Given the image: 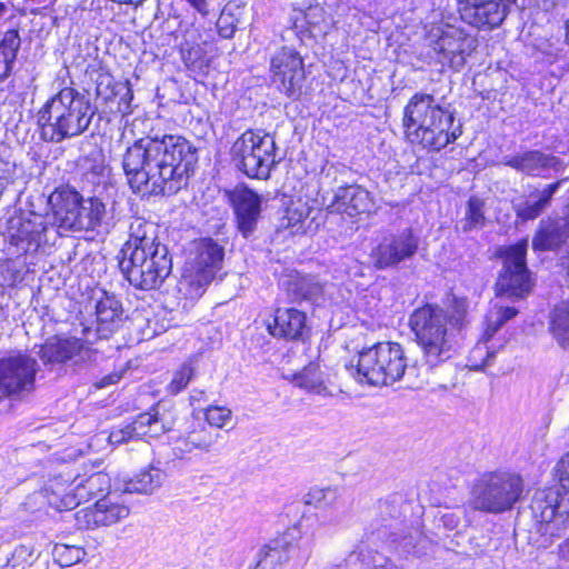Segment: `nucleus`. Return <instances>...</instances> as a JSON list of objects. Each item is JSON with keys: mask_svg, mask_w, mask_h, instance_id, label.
<instances>
[{"mask_svg": "<svg viewBox=\"0 0 569 569\" xmlns=\"http://www.w3.org/2000/svg\"><path fill=\"white\" fill-rule=\"evenodd\" d=\"M469 301L449 295L443 307L426 303L409 318V326L421 351L420 365L408 363L400 343L382 341L362 349L357 362L346 365V370L358 382L369 386H389L407 377L422 378L435 367L448 361L456 353V336L467 325Z\"/></svg>", "mask_w": 569, "mask_h": 569, "instance_id": "f257e3e1", "label": "nucleus"}, {"mask_svg": "<svg viewBox=\"0 0 569 569\" xmlns=\"http://www.w3.org/2000/svg\"><path fill=\"white\" fill-rule=\"evenodd\" d=\"M197 162V149L186 138L150 131L122 154L128 186L141 197L171 196L187 186Z\"/></svg>", "mask_w": 569, "mask_h": 569, "instance_id": "f03ea898", "label": "nucleus"}, {"mask_svg": "<svg viewBox=\"0 0 569 569\" xmlns=\"http://www.w3.org/2000/svg\"><path fill=\"white\" fill-rule=\"evenodd\" d=\"M121 254V271L130 284L142 290L159 288L172 270L171 257L167 246L158 240L157 227L141 218L130 223Z\"/></svg>", "mask_w": 569, "mask_h": 569, "instance_id": "7ed1b4c3", "label": "nucleus"}, {"mask_svg": "<svg viewBox=\"0 0 569 569\" xmlns=\"http://www.w3.org/2000/svg\"><path fill=\"white\" fill-rule=\"evenodd\" d=\"M402 127L411 143L440 151L462 134L455 113L440 106L432 94H413L403 109Z\"/></svg>", "mask_w": 569, "mask_h": 569, "instance_id": "20e7f679", "label": "nucleus"}, {"mask_svg": "<svg viewBox=\"0 0 569 569\" xmlns=\"http://www.w3.org/2000/svg\"><path fill=\"white\" fill-rule=\"evenodd\" d=\"M97 113L90 96L72 87H64L51 97L38 112L41 137L59 143L84 133Z\"/></svg>", "mask_w": 569, "mask_h": 569, "instance_id": "39448f33", "label": "nucleus"}, {"mask_svg": "<svg viewBox=\"0 0 569 569\" xmlns=\"http://www.w3.org/2000/svg\"><path fill=\"white\" fill-rule=\"evenodd\" d=\"M58 230L99 231L109 227L106 203L98 197L83 198L78 191L61 188L50 196Z\"/></svg>", "mask_w": 569, "mask_h": 569, "instance_id": "423d86ee", "label": "nucleus"}, {"mask_svg": "<svg viewBox=\"0 0 569 569\" xmlns=\"http://www.w3.org/2000/svg\"><path fill=\"white\" fill-rule=\"evenodd\" d=\"M523 480L515 472L496 470L480 475L472 483L469 506L487 513L510 510L521 498Z\"/></svg>", "mask_w": 569, "mask_h": 569, "instance_id": "0eeeda50", "label": "nucleus"}, {"mask_svg": "<svg viewBox=\"0 0 569 569\" xmlns=\"http://www.w3.org/2000/svg\"><path fill=\"white\" fill-rule=\"evenodd\" d=\"M274 138L261 131L246 130L231 146V160L251 179L267 180L276 167Z\"/></svg>", "mask_w": 569, "mask_h": 569, "instance_id": "6e6552de", "label": "nucleus"}, {"mask_svg": "<svg viewBox=\"0 0 569 569\" xmlns=\"http://www.w3.org/2000/svg\"><path fill=\"white\" fill-rule=\"evenodd\" d=\"M91 329L86 328V340L68 335L49 337L37 352L44 366L68 365L80 368L94 360L96 350L89 338Z\"/></svg>", "mask_w": 569, "mask_h": 569, "instance_id": "1a4fd4ad", "label": "nucleus"}, {"mask_svg": "<svg viewBox=\"0 0 569 569\" xmlns=\"http://www.w3.org/2000/svg\"><path fill=\"white\" fill-rule=\"evenodd\" d=\"M429 46L439 63L460 71L476 51L478 40L463 29L446 26L431 31Z\"/></svg>", "mask_w": 569, "mask_h": 569, "instance_id": "9d476101", "label": "nucleus"}, {"mask_svg": "<svg viewBox=\"0 0 569 569\" xmlns=\"http://www.w3.org/2000/svg\"><path fill=\"white\" fill-rule=\"evenodd\" d=\"M39 370L37 359L22 351L0 358V390L11 399H22L34 390Z\"/></svg>", "mask_w": 569, "mask_h": 569, "instance_id": "9b49d317", "label": "nucleus"}, {"mask_svg": "<svg viewBox=\"0 0 569 569\" xmlns=\"http://www.w3.org/2000/svg\"><path fill=\"white\" fill-rule=\"evenodd\" d=\"M270 80L289 99L298 100L305 92L306 71L301 54L292 47H281L270 58Z\"/></svg>", "mask_w": 569, "mask_h": 569, "instance_id": "f8f14e48", "label": "nucleus"}, {"mask_svg": "<svg viewBox=\"0 0 569 569\" xmlns=\"http://www.w3.org/2000/svg\"><path fill=\"white\" fill-rule=\"evenodd\" d=\"M527 248V240H522L506 249L503 268L496 283L498 298L519 299L530 292L532 283L526 263Z\"/></svg>", "mask_w": 569, "mask_h": 569, "instance_id": "ddd939ff", "label": "nucleus"}, {"mask_svg": "<svg viewBox=\"0 0 569 569\" xmlns=\"http://www.w3.org/2000/svg\"><path fill=\"white\" fill-rule=\"evenodd\" d=\"M223 249L212 239H203L197 246L194 260L186 268L180 279V290L189 288L188 293L200 296L220 269Z\"/></svg>", "mask_w": 569, "mask_h": 569, "instance_id": "4468645a", "label": "nucleus"}, {"mask_svg": "<svg viewBox=\"0 0 569 569\" xmlns=\"http://www.w3.org/2000/svg\"><path fill=\"white\" fill-rule=\"evenodd\" d=\"M418 246L419 238L408 228L400 233L386 236L372 251L375 266L378 269L396 267L412 258Z\"/></svg>", "mask_w": 569, "mask_h": 569, "instance_id": "2eb2a0df", "label": "nucleus"}, {"mask_svg": "<svg viewBox=\"0 0 569 569\" xmlns=\"http://www.w3.org/2000/svg\"><path fill=\"white\" fill-rule=\"evenodd\" d=\"M461 20L479 30L499 27L508 14V0H458Z\"/></svg>", "mask_w": 569, "mask_h": 569, "instance_id": "dca6fc26", "label": "nucleus"}, {"mask_svg": "<svg viewBox=\"0 0 569 569\" xmlns=\"http://www.w3.org/2000/svg\"><path fill=\"white\" fill-rule=\"evenodd\" d=\"M129 516V508L112 499L111 496L99 499L92 507H86L74 513L79 529H96L111 526Z\"/></svg>", "mask_w": 569, "mask_h": 569, "instance_id": "f3484780", "label": "nucleus"}, {"mask_svg": "<svg viewBox=\"0 0 569 569\" xmlns=\"http://www.w3.org/2000/svg\"><path fill=\"white\" fill-rule=\"evenodd\" d=\"M170 430L158 411H151L138 415L133 421L111 430L109 442L112 445H122L130 440L142 439L144 437L157 438Z\"/></svg>", "mask_w": 569, "mask_h": 569, "instance_id": "a211bd4d", "label": "nucleus"}, {"mask_svg": "<svg viewBox=\"0 0 569 569\" xmlns=\"http://www.w3.org/2000/svg\"><path fill=\"white\" fill-rule=\"evenodd\" d=\"M309 556V548L301 550L299 545L292 542L291 535L284 533L259 550L257 562L251 569H281L293 557L306 561Z\"/></svg>", "mask_w": 569, "mask_h": 569, "instance_id": "6ab92c4d", "label": "nucleus"}, {"mask_svg": "<svg viewBox=\"0 0 569 569\" xmlns=\"http://www.w3.org/2000/svg\"><path fill=\"white\" fill-rule=\"evenodd\" d=\"M230 200L236 216L238 230L244 238L250 237L261 216V197L253 190L242 187L236 188Z\"/></svg>", "mask_w": 569, "mask_h": 569, "instance_id": "aec40b11", "label": "nucleus"}, {"mask_svg": "<svg viewBox=\"0 0 569 569\" xmlns=\"http://www.w3.org/2000/svg\"><path fill=\"white\" fill-rule=\"evenodd\" d=\"M49 224L46 217L36 212L10 221V236L16 246H21L26 251L32 247L38 249L48 241L47 231Z\"/></svg>", "mask_w": 569, "mask_h": 569, "instance_id": "412c9836", "label": "nucleus"}, {"mask_svg": "<svg viewBox=\"0 0 569 569\" xmlns=\"http://www.w3.org/2000/svg\"><path fill=\"white\" fill-rule=\"evenodd\" d=\"M502 163L521 173L533 177L543 176L548 170L558 172L566 167V163L558 157L540 150H528L513 156H506Z\"/></svg>", "mask_w": 569, "mask_h": 569, "instance_id": "4be33fe9", "label": "nucleus"}, {"mask_svg": "<svg viewBox=\"0 0 569 569\" xmlns=\"http://www.w3.org/2000/svg\"><path fill=\"white\" fill-rule=\"evenodd\" d=\"M372 206L370 192L358 184L339 187L331 203L335 211L349 217L367 213Z\"/></svg>", "mask_w": 569, "mask_h": 569, "instance_id": "5701e85b", "label": "nucleus"}, {"mask_svg": "<svg viewBox=\"0 0 569 569\" xmlns=\"http://www.w3.org/2000/svg\"><path fill=\"white\" fill-rule=\"evenodd\" d=\"M198 37L199 30L197 28L193 26L187 27L182 32L180 52L189 71L194 76H206L210 68L211 58L201 44L196 43Z\"/></svg>", "mask_w": 569, "mask_h": 569, "instance_id": "b1692460", "label": "nucleus"}, {"mask_svg": "<svg viewBox=\"0 0 569 569\" xmlns=\"http://www.w3.org/2000/svg\"><path fill=\"white\" fill-rule=\"evenodd\" d=\"M569 238V208L566 206L563 217L547 219L540 222L532 247L535 250H552Z\"/></svg>", "mask_w": 569, "mask_h": 569, "instance_id": "393cba45", "label": "nucleus"}, {"mask_svg": "<svg viewBox=\"0 0 569 569\" xmlns=\"http://www.w3.org/2000/svg\"><path fill=\"white\" fill-rule=\"evenodd\" d=\"M306 315L295 308H278L268 330L273 337L288 340L302 339L306 332Z\"/></svg>", "mask_w": 569, "mask_h": 569, "instance_id": "a878e982", "label": "nucleus"}, {"mask_svg": "<svg viewBox=\"0 0 569 569\" xmlns=\"http://www.w3.org/2000/svg\"><path fill=\"white\" fill-rule=\"evenodd\" d=\"M306 502L318 509L331 511L336 521L351 508V500L346 490L338 487L312 488L307 495Z\"/></svg>", "mask_w": 569, "mask_h": 569, "instance_id": "bb28decb", "label": "nucleus"}, {"mask_svg": "<svg viewBox=\"0 0 569 569\" xmlns=\"http://www.w3.org/2000/svg\"><path fill=\"white\" fill-rule=\"evenodd\" d=\"M122 306L114 297L104 292L96 306V335L97 339H109L119 330L122 323Z\"/></svg>", "mask_w": 569, "mask_h": 569, "instance_id": "cd10ccee", "label": "nucleus"}, {"mask_svg": "<svg viewBox=\"0 0 569 569\" xmlns=\"http://www.w3.org/2000/svg\"><path fill=\"white\" fill-rule=\"evenodd\" d=\"M293 26L296 29L306 27L310 36L317 39L328 34L335 21L331 13L317 3L310 4L306 10L296 11Z\"/></svg>", "mask_w": 569, "mask_h": 569, "instance_id": "c85d7f7f", "label": "nucleus"}, {"mask_svg": "<svg viewBox=\"0 0 569 569\" xmlns=\"http://www.w3.org/2000/svg\"><path fill=\"white\" fill-rule=\"evenodd\" d=\"M292 383L323 398L333 397L335 390L318 365L310 363L292 377Z\"/></svg>", "mask_w": 569, "mask_h": 569, "instance_id": "c756f323", "label": "nucleus"}, {"mask_svg": "<svg viewBox=\"0 0 569 569\" xmlns=\"http://www.w3.org/2000/svg\"><path fill=\"white\" fill-rule=\"evenodd\" d=\"M568 178L546 186L542 190L532 192L528 199L517 207V214L522 220H533L539 217L550 204L553 194Z\"/></svg>", "mask_w": 569, "mask_h": 569, "instance_id": "7c9ffc66", "label": "nucleus"}, {"mask_svg": "<svg viewBox=\"0 0 569 569\" xmlns=\"http://www.w3.org/2000/svg\"><path fill=\"white\" fill-rule=\"evenodd\" d=\"M289 299L292 302H318L325 292V286L311 276L293 277L283 283Z\"/></svg>", "mask_w": 569, "mask_h": 569, "instance_id": "2f4dec72", "label": "nucleus"}, {"mask_svg": "<svg viewBox=\"0 0 569 569\" xmlns=\"http://www.w3.org/2000/svg\"><path fill=\"white\" fill-rule=\"evenodd\" d=\"M166 479V472L158 466L150 465L134 477L123 482L121 490L127 493L151 495Z\"/></svg>", "mask_w": 569, "mask_h": 569, "instance_id": "473e14b6", "label": "nucleus"}, {"mask_svg": "<svg viewBox=\"0 0 569 569\" xmlns=\"http://www.w3.org/2000/svg\"><path fill=\"white\" fill-rule=\"evenodd\" d=\"M72 485L77 489V495L83 501H88L97 495H100L110 488V478L107 473L96 471L90 475H78Z\"/></svg>", "mask_w": 569, "mask_h": 569, "instance_id": "72a5a7b5", "label": "nucleus"}, {"mask_svg": "<svg viewBox=\"0 0 569 569\" xmlns=\"http://www.w3.org/2000/svg\"><path fill=\"white\" fill-rule=\"evenodd\" d=\"M20 46L18 30L11 29L3 33L0 39V79L10 74Z\"/></svg>", "mask_w": 569, "mask_h": 569, "instance_id": "f704fd0d", "label": "nucleus"}, {"mask_svg": "<svg viewBox=\"0 0 569 569\" xmlns=\"http://www.w3.org/2000/svg\"><path fill=\"white\" fill-rule=\"evenodd\" d=\"M244 7L240 3L228 2L217 21L219 34L224 39L233 37L236 30L243 24Z\"/></svg>", "mask_w": 569, "mask_h": 569, "instance_id": "c9c22d12", "label": "nucleus"}, {"mask_svg": "<svg viewBox=\"0 0 569 569\" xmlns=\"http://www.w3.org/2000/svg\"><path fill=\"white\" fill-rule=\"evenodd\" d=\"M312 208L301 199L291 200L281 219V227L292 229L293 233L305 232V222L310 217Z\"/></svg>", "mask_w": 569, "mask_h": 569, "instance_id": "e433bc0d", "label": "nucleus"}, {"mask_svg": "<svg viewBox=\"0 0 569 569\" xmlns=\"http://www.w3.org/2000/svg\"><path fill=\"white\" fill-rule=\"evenodd\" d=\"M550 330L563 348H569V300L555 307L550 316Z\"/></svg>", "mask_w": 569, "mask_h": 569, "instance_id": "4c0bfd02", "label": "nucleus"}, {"mask_svg": "<svg viewBox=\"0 0 569 569\" xmlns=\"http://www.w3.org/2000/svg\"><path fill=\"white\" fill-rule=\"evenodd\" d=\"M518 313L513 307L499 306L495 303L486 317V331L487 337L493 336L508 320L512 319Z\"/></svg>", "mask_w": 569, "mask_h": 569, "instance_id": "58836bf2", "label": "nucleus"}, {"mask_svg": "<svg viewBox=\"0 0 569 569\" xmlns=\"http://www.w3.org/2000/svg\"><path fill=\"white\" fill-rule=\"evenodd\" d=\"M486 224L485 202L478 197H470L467 202L462 231L469 232L472 229L482 228Z\"/></svg>", "mask_w": 569, "mask_h": 569, "instance_id": "ea45409f", "label": "nucleus"}, {"mask_svg": "<svg viewBox=\"0 0 569 569\" xmlns=\"http://www.w3.org/2000/svg\"><path fill=\"white\" fill-rule=\"evenodd\" d=\"M86 555L84 549L76 545L56 543L52 550L54 560L62 568L80 562Z\"/></svg>", "mask_w": 569, "mask_h": 569, "instance_id": "a19ab883", "label": "nucleus"}, {"mask_svg": "<svg viewBox=\"0 0 569 569\" xmlns=\"http://www.w3.org/2000/svg\"><path fill=\"white\" fill-rule=\"evenodd\" d=\"M392 541L397 543L405 552L413 555L425 553L427 538L422 535L419 528H412L405 536L393 535Z\"/></svg>", "mask_w": 569, "mask_h": 569, "instance_id": "79ce46f5", "label": "nucleus"}, {"mask_svg": "<svg viewBox=\"0 0 569 569\" xmlns=\"http://www.w3.org/2000/svg\"><path fill=\"white\" fill-rule=\"evenodd\" d=\"M219 438V432H211L202 428L200 430H193L188 435L186 446L188 450L194 448L208 452L214 447Z\"/></svg>", "mask_w": 569, "mask_h": 569, "instance_id": "37998d69", "label": "nucleus"}, {"mask_svg": "<svg viewBox=\"0 0 569 569\" xmlns=\"http://www.w3.org/2000/svg\"><path fill=\"white\" fill-rule=\"evenodd\" d=\"M126 84L123 82L113 81L110 76H100L97 81L96 94L99 99L107 102H112L118 94H120Z\"/></svg>", "mask_w": 569, "mask_h": 569, "instance_id": "c03bdc74", "label": "nucleus"}, {"mask_svg": "<svg viewBox=\"0 0 569 569\" xmlns=\"http://www.w3.org/2000/svg\"><path fill=\"white\" fill-rule=\"evenodd\" d=\"M194 377V368L190 363H183L173 375L171 382L168 385L170 395H178L187 388Z\"/></svg>", "mask_w": 569, "mask_h": 569, "instance_id": "a18cd8bd", "label": "nucleus"}, {"mask_svg": "<svg viewBox=\"0 0 569 569\" xmlns=\"http://www.w3.org/2000/svg\"><path fill=\"white\" fill-rule=\"evenodd\" d=\"M204 416L210 426L223 428L231 420V410L222 406H209Z\"/></svg>", "mask_w": 569, "mask_h": 569, "instance_id": "49530a36", "label": "nucleus"}, {"mask_svg": "<svg viewBox=\"0 0 569 569\" xmlns=\"http://www.w3.org/2000/svg\"><path fill=\"white\" fill-rule=\"evenodd\" d=\"M556 476L561 489L569 493V451L557 463Z\"/></svg>", "mask_w": 569, "mask_h": 569, "instance_id": "de8ad7c7", "label": "nucleus"}, {"mask_svg": "<svg viewBox=\"0 0 569 569\" xmlns=\"http://www.w3.org/2000/svg\"><path fill=\"white\" fill-rule=\"evenodd\" d=\"M38 555L32 546L21 545L17 547L12 553V560L14 563H29L31 565Z\"/></svg>", "mask_w": 569, "mask_h": 569, "instance_id": "09e8293b", "label": "nucleus"}, {"mask_svg": "<svg viewBox=\"0 0 569 569\" xmlns=\"http://www.w3.org/2000/svg\"><path fill=\"white\" fill-rule=\"evenodd\" d=\"M81 502H83V500L78 497L77 489L71 483V489L63 495V497L60 500V503L56 505V508L60 511L71 510L78 507Z\"/></svg>", "mask_w": 569, "mask_h": 569, "instance_id": "8fccbe9b", "label": "nucleus"}, {"mask_svg": "<svg viewBox=\"0 0 569 569\" xmlns=\"http://www.w3.org/2000/svg\"><path fill=\"white\" fill-rule=\"evenodd\" d=\"M126 89L118 94L120 97V100L118 102L117 112L121 113L122 116L129 114L132 112L131 110V101L133 99V92L132 89L129 86V82H126Z\"/></svg>", "mask_w": 569, "mask_h": 569, "instance_id": "3c124183", "label": "nucleus"}, {"mask_svg": "<svg viewBox=\"0 0 569 569\" xmlns=\"http://www.w3.org/2000/svg\"><path fill=\"white\" fill-rule=\"evenodd\" d=\"M14 174L16 164L0 158V181L9 186L14 181Z\"/></svg>", "mask_w": 569, "mask_h": 569, "instance_id": "603ef678", "label": "nucleus"}, {"mask_svg": "<svg viewBox=\"0 0 569 569\" xmlns=\"http://www.w3.org/2000/svg\"><path fill=\"white\" fill-rule=\"evenodd\" d=\"M460 518L456 512L446 511L438 518V526H442L445 529L453 530L458 527Z\"/></svg>", "mask_w": 569, "mask_h": 569, "instance_id": "864d4df0", "label": "nucleus"}, {"mask_svg": "<svg viewBox=\"0 0 569 569\" xmlns=\"http://www.w3.org/2000/svg\"><path fill=\"white\" fill-rule=\"evenodd\" d=\"M120 378L121 377L118 373H110V375L101 378L98 382H96V387L99 389L104 388L107 386L118 382L120 380Z\"/></svg>", "mask_w": 569, "mask_h": 569, "instance_id": "5fc2aeb1", "label": "nucleus"}, {"mask_svg": "<svg viewBox=\"0 0 569 569\" xmlns=\"http://www.w3.org/2000/svg\"><path fill=\"white\" fill-rule=\"evenodd\" d=\"M202 16L209 13L207 0H187Z\"/></svg>", "mask_w": 569, "mask_h": 569, "instance_id": "6e6d98bb", "label": "nucleus"}, {"mask_svg": "<svg viewBox=\"0 0 569 569\" xmlns=\"http://www.w3.org/2000/svg\"><path fill=\"white\" fill-rule=\"evenodd\" d=\"M112 1L118 2V3H129V4L138 6V4L142 3L144 0H112Z\"/></svg>", "mask_w": 569, "mask_h": 569, "instance_id": "4d7b16f0", "label": "nucleus"}, {"mask_svg": "<svg viewBox=\"0 0 569 569\" xmlns=\"http://www.w3.org/2000/svg\"><path fill=\"white\" fill-rule=\"evenodd\" d=\"M203 395V391L193 390L190 398L192 401H199L200 397Z\"/></svg>", "mask_w": 569, "mask_h": 569, "instance_id": "13d9d810", "label": "nucleus"}, {"mask_svg": "<svg viewBox=\"0 0 569 569\" xmlns=\"http://www.w3.org/2000/svg\"><path fill=\"white\" fill-rule=\"evenodd\" d=\"M493 356H495V355H493V352H491V353H489V352H488V355H487V359H486V360H485V362L482 363V367L491 365L492 359H493Z\"/></svg>", "mask_w": 569, "mask_h": 569, "instance_id": "bf43d9fd", "label": "nucleus"}, {"mask_svg": "<svg viewBox=\"0 0 569 569\" xmlns=\"http://www.w3.org/2000/svg\"><path fill=\"white\" fill-rule=\"evenodd\" d=\"M7 6L4 2H0V19L6 14Z\"/></svg>", "mask_w": 569, "mask_h": 569, "instance_id": "052dcab7", "label": "nucleus"}, {"mask_svg": "<svg viewBox=\"0 0 569 569\" xmlns=\"http://www.w3.org/2000/svg\"><path fill=\"white\" fill-rule=\"evenodd\" d=\"M566 40L569 43V20L566 23Z\"/></svg>", "mask_w": 569, "mask_h": 569, "instance_id": "680f3d73", "label": "nucleus"}, {"mask_svg": "<svg viewBox=\"0 0 569 569\" xmlns=\"http://www.w3.org/2000/svg\"><path fill=\"white\" fill-rule=\"evenodd\" d=\"M565 266H566L568 274H569V257L567 258V261L565 262Z\"/></svg>", "mask_w": 569, "mask_h": 569, "instance_id": "e2e57ef3", "label": "nucleus"}, {"mask_svg": "<svg viewBox=\"0 0 569 569\" xmlns=\"http://www.w3.org/2000/svg\"><path fill=\"white\" fill-rule=\"evenodd\" d=\"M567 545H568V547H569V538L567 539Z\"/></svg>", "mask_w": 569, "mask_h": 569, "instance_id": "0e129e2a", "label": "nucleus"}, {"mask_svg": "<svg viewBox=\"0 0 569 569\" xmlns=\"http://www.w3.org/2000/svg\"><path fill=\"white\" fill-rule=\"evenodd\" d=\"M567 207L569 208V202L567 203Z\"/></svg>", "mask_w": 569, "mask_h": 569, "instance_id": "69168bd1", "label": "nucleus"}]
</instances>
